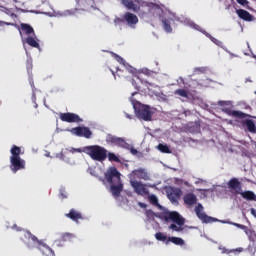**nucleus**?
<instances>
[{"mask_svg":"<svg viewBox=\"0 0 256 256\" xmlns=\"http://www.w3.org/2000/svg\"><path fill=\"white\" fill-rule=\"evenodd\" d=\"M105 179L110 184V191L114 197H120L123 191V182L121 181V173L117 168L112 167L105 173Z\"/></svg>","mask_w":256,"mask_h":256,"instance_id":"1","label":"nucleus"},{"mask_svg":"<svg viewBox=\"0 0 256 256\" xmlns=\"http://www.w3.org/2000/svg\"><path fill=\"white\" fill-rule=\"evenodd\" d=\"M132 105L136 116L142 121H153V115H155V108H151L149 105H144L139 101L132 100Z\"/></svg>","mask_w":256,"mask_h":256,"instance_id":"2","label":"nucleus"},{"mask_svg":"<svg viewBox=\"0 0 256 256\" xmlns=\"http://www.w3.org/2000/svg\"><path fill=\"white\" fill-rule=\"evenodd\" d=\"M160 219H162V221H165L166 223H169V221H172V223H176V224H171L169 226V229H171L172 231H177V232L183 231V225H185V219L181 217L179 212H165L160 215Z\"/></svg>","mask_w":256,"mask_h":256,"instance_id":"3","label":"nucleus"},{"mask_svg":"<svg viewBox=\"0 0 256 256\" xmlns=\"http://www.w3.org/2000/svg\"><path fill=\"white\" fill-rule=\"evenodd\" d=\"M83 153L89 155L93 159V161L103 162L107 159V149L99 145H92L83 147Z\"/></svg>","mask_w":256,"mask_h":256,"instance_id":"4","label":"nucleus"},{"mask_svg":"<svg viewBox=\"0 0 256 256\" xmlns=\"http://www.w3.org/2000/svg\"><path fill=\"white\" fill-rule=\"evenodd\" d=\"M12 229H15L16 231H23V234L20 237V240L26 244V247H28V249H35L36 245L42 244L41 240H39L37 236L33 235L31 231L23 230V228L17 226V224H14L12 226Z\"/></svg>","mask_w":256,"mask_h":256,"instance_id":"5","label":"nucleus"},{"mask_svg":"<svg viewBox=\"0 0 256 256\" xmlns=\"http://www.w3.org/2000/svg\"><path fill=\"white\" fill-rule=\"evenodd\" d=\"M217 105L222 107L223 113H226L230 117H236L237 119H245L247 117V114L242 111L233 110V101L220 100L217 102Z\"/></svg>","mask_w":256,"mask_h":256,"instance_id":"6","label":"nucleus"},{"mask_svg":"<svg viewBox=\"0 0 256 256\" xmlns=\"http://www.w3.org/2000/svg\"><path fill=\"white\" fill-rule=\"evenodd\" d=\"M106 143L114 145L115 147H122V149H130L131 145L125 139L117 137L113 134H107Z\"/></svg>","mask_w":256,"mask_h":256,"instance_id":"7","label":"nucleus"},{"mask_svg":"<svg viewBox=\"0 0 256 256\" xmlns=\"http://www.w3.org/2000/svg\"><path fill=\"white\" fill-rule=\"evenodd\" d=\"M70 133H72V135H76V137H85V139H91L93 135V132H91V129L85 126H78V127L72 128L70 130Z\"/></svg>","mask_w":256,"mask_h":256,"instance_id":"8","label":"nucleus"},{"mask_svg":"<svg viewBox=\"0 0 256 256\" xmlns=\"http://www.w3.org/2000/svg\"><path fill=\"white\" fill-rule=\"evenodd\" d=\"M195 213H196V216L198 217V219H200V221H202V223H215V221H217L216 218L208 216V215H206L205 212H203L202 204H198L195 207Z\"/></svg>","mask_w":256,"mask_h":256,"instance_id":"9","label":"nucleus"},{"mask_svg":"<svg viewBox=\"0 0 256 256\" xmlns=\"http://www.w3.org/2000/svg\"><path fill=\"white\" fill-rule=\"evenodd\" d=\"M10 169L12 173L25 169V160L21 157H10Z\"/></svg>","mask_w":256,"mask_h":256,"instance_id":"10","label":"nucleus"},{"mask_svg":"<svg viewBox=\"0 0 256 256\" xmlns=\"http://www.w3.org/2000/svg\"><path fill=\"white\" fill-rule=\"evenodd\" d=\"M60 119L64 123H83V119L79 115L71 112L60 113Z\"/></svg>","mask_w":256,"mask_h":256,"instance_id":"11","label":"nucleus"},{"mask_svg":"<svg viewBox=\"0 0 256 256\" xmlns=\"http://www.w3.org/2000/svg\"><path fill=\"white\" fill-rule=\"evenodd\" d=\"M143 179V181H151V176L149 175V172H147V169L145 168H138L133 170L130 173V179Z\"/></svg>","mask_w":256,"mask_h":256,"instance_id":"12","label":"nucleus"},{"mask_svg":"<svg viewBox=\"0 0 256 256\" xmlns=\"http://www.w3.org/2000/svg\"><path fill=\"white\" fill-rule=\"evenodd\" d=\"M130 185L137 195H141L142 197H144V195H149V190L145 187V184L137 180H131Z\"/></svg>","mask_w":256,"mask_h":256,"instance_id":"13","label":"nucleus"},{"mask_svg":"<svg viewBox=\"0 0 256 256\" xmlns=\"http://www.w3.org/2000/svg\"><path fill=\"white\" fill-rule=\"evenodd\" d=\"M78 11H90L95 7V0H76Z\"/></svg>","mask_w":256,"mask_h":256,"instance_id":"14","label":"nucleus"},{"mask_svg":"<svg viewBox=\"0 0 256 256\" xmlns=\"http://www.w3.org/2000/svg\"><path fill=\"white\" fill-rule=\"evenodd\" d=\"M227 185H228V189H231V191H234L235 195H239V193L243 191L241 182L237 178L230 179Z\"/></svg>","mask_w":256,"mask_h":256,"instance_id":"15","label":"nucleus"},{"mask_svg":"<svg viewBox=\"0 0 256 256\" xmlns=\"http://www.w3.org/2000/svg\"><path fill=\"white\" fill-rule=\"evenodd\" d=\"M149 7V11L153 17H159V19H163V8L161 6L155 3H150Z\"/></svg>","mask_w":256,"mask_h":256,"instance_id":"16","label":"nucleus"},{"mask_svg":"<svg viewBox=\"0 0 256 256\" xmlns=\"http://www.w3.org/2000/svg\"><path fill=\"white\" fill-rule=\"evenodd\" d=\"M124 23H127L130 27H133V25H137L139 23V18L137 15L131 13V12H126L124 14Z\"/></svg>","mask_w":256,"mask_h":256,"instance_id":"17","label":"nucleus"},{"mask_svg":"<svg viewBox=\"0 0 256 256\" xmlns=\"http://www.w3.org/2000/svg\"><path fill=\"white\" fill-rule=\"evenodd\" d=\"M183 201L185 205H188V207H192V205L197 204V196L193 193H187L184 195Z\"/></svg>","mask_w":256,"mask_h":256,"instance_id":"18","label":"nucleus"},{"mask_svg":"<svg viewBox=\"0 0 256 256\" xmlns=\"http://www.w3.org/2000/svg\"><path fill=\"white\" fill-rule=\"evenodd\" d=\"M236 13L243 21H253V15H251L247 10L238 9L236 10Z\"/></svg>","mask_w":256,"mask_h":256,"instance_id":"19","label":"nucleus"},{"mask_svg":"<svg viewBox=\"0 0 256 256\" xmlns=\"http://www.w3.org/2000/svg\"><path fill=\"white\" fill-rule=\"evenodd\" d=\"M65 216L68 217V219L75 221V223H79V219H83V215L75 209H71Z\"/></svg>","mask_w":256,"mask_h":256,"instance_id":"20","label":"nucleus"},{"mask_svg":"<svg viewBox=\"0 0 256 256\" xmlns=\"http://www.w3.org/2000/svg\"><path fill=\"white\" fill-rule=\"evenodd\" d=\"M238 195H241V198L246 199V201H255L256 199L255 192L251 190H241L240 193H238Z\"/></svg>","mask_w":256,"mask_h":256,"instance_id":"21","label":"nucleus"},{"mask_svg":"<svg viewBox=\"0 0 256 256\" xmlns=\"http://www.w3.org/2000/svg\"><path fill=\"white\" fill-rule=\"evenodd\" d=\"M160 20H161L162 27H163L164 31L166 33H173V28L171 27V21H173V19L161 18Z\"/></svg>","mask_w":256,"mask_h":256,"instance_id":"22","label":"nucleus"},{"mask_svg":"<svg viewBox=\"0 0 256 256\" xmlns=\"http://www.w3.org/2000/svg\"><path fill=\"white\" fill-rule=\"evenodd\" d=\"M182 193L180 188H172L168 197L170 201H177L181 198Z\"/></svg>","mask_w":256,"mask_h":256,"instance_id":"23","label":"nucleus"},{"mask_svg":"<svg viewBox=\"0 0 256 256\" xmlns=\"http://www.w3.org/2000/svg\"><path fill=\"white\" fill-rule=\"evenodd\" d=\"M20 29L22 33H24L25 35H31V34L35 35V30L29 24H25V23L20 24Z\"/></svg>","mask_w":256,"mask_h":256,"instance_id":"24","label":"nucleus"},{"mask_svg":"<svg viewBox=\"0 0 256 256\" xmlns=\"http://www.w3.org/2000/svg\"><path fill=\"white\" fill-rule=\"evenodd\" d=\"M169 243H174V245H185V240L179 237H168L166 245H169Z\"/></svg>","mask_w":256,"mask_h":256,"instance_id":"25","label":"nucleus"},{"mask_svg":"<svg viewBox=\"0 0 256 256\" xmlns=\"http://www.w3.org/2000/svg\"><path fill=\"white\" fill-rule=\"evenodd\" d=\"M244 125H246V127L250 133H256V126H255V122H253V120L246 119L244 121Z\"/></svg>","mask_w":256,"mask_h":256,"instance_id":"26","label":"nucleus"},{"mask_svg":"<svg viewBox=\"0 0 256 256\" xmlns=\"http://www.w3.org/2000/svg\"><path fill=\"white\" fill-rule=\"evenodd\" d=\"M26 43L27 45H29L30 47H34L35 49L41 48V46L39 45V42H37V40H35V38L31 36L26 38Z\"/></svg>","mask_w":256,"mask_h":256,"instance_id":"27","label":"nucleus"},{"mask_svg":"<svg viewBox=\"0 0 256 256\" xmlns=\"http://www.w3.org/2000/svg\"><path fill=\"white\" fill-rule=\"evenodd\" d=\"M11 156L10 157H21V147L17 146V145H13L11 150H10Z\"/></svg>","mask_w":256,"mask_h":256,"instance_id":"28","label":"nucleus"},{"mask_svg":"<svg viewBox=\"0 0 256 256\" xmlns=\"http://www.w3.org/2000/svg\"><path fill=\"white\" fill-rule=\"evenodd\" d=\"M144 214L149 221H154L155 217H159V219H161V216H157V214L151 209L146 210Z\"/></svg>","mask_w":256,"mask_h":256,"instance_id":"29","label":"nucleus"},{"mask_svg":"<svg viewBox=\"0 0 256 256\" xmlns=\"http://www.w3.org/2000/svg\"><path fill=\"white\" fill-rule=\"evenodd\" d=\"M73 239H75V235H73L72 233H68V232L63 233L60 237V241H63V242H67V241L71 242V241H73Z\"/></svg>","mask_w":256,"mask_h":256,"instance_id":"30","label":"nucleus"},{"mask_svg":"<svg viewBox=\"0 0 256 256\" xmlns=\"http://www.w3.org/2000/svg\"><path fill=\"white\" fill-rule=\"evenodd\" d=\"M121 4L128 9H132V11L136 10L135 2H133V0H121Z\"/></svg>","mask_w":256,"mask_h":256,"instance_id":"31","label":"nucleus"},{"mask_svg":"<svg viewBox=\"0 0 256 256\" xmlns=\"http://www.w3.org/2000/svg\"><path fill=\"white\" fill-rule=\"evenodd\" d=\"M155 239H157V241H162L163 243H167V241H169V237H167L163 232H157L155 234Z\"/></svg>","mask_w":256,"mask_h":256,"instance_id":"32","label":"nucleus"},{"mask_svg":"<svg viewBox=\"0 0 256 256\" xmlns=\"http://www.w3.org/2000/svg\"><path fill=\"white\" fill-rule=\"evenodd\" d=\"M148 201L152 204L155 205V207H161L159 205V199L155 194L148 195Z\"/></svg>","mask_w":256,"mask_h":256,"instance_id":"33","label":"nucleus"},{"mask_svg":"<svg viewBox=\"0 0 256 256\" xmlns=\"http://www.w3.org/2000/svg\"><path fill=\"white\" fill-rule=\"evenodd\" d=\"M222 253H225L226 255H231V253H234L235 255H237V253H243V248H237V249H226L223 248Z\"/></svg>","mask_w":256,"mask_h":256,"instance_id":"34","label":"nucleus"},{"mask_svg":"<svg viewBox=\"0 0 256 256\" xmlns=\"http://www.w3.org/2000/svg\"><path fill=\"white\" fill-rule=\"evenodd\" d=\"M175 95H179V97H184L185 99H189V93L185 89H177L175 91Z\"/></svg>","mask_w":256,"mask_h":256,"instance_id":"35","label":"nucleus"},{"mask_svg":"<svg viewBox=\"0 0 256 256\" xmlns=\"http://www.w3.org/2000/svg\"><path fill=\"white\" fill-rule=\"evenodd\" d=\"M157 149L161 153H171V150L169 149V146H167V144H159L157 146Z\"/></svg>","mask_w":256,"mask_h":256,"instance_id":"36","label":"nucleus"},{"mask_svg":"<svg viewBox=\"0 0 256 256\" xmlns=\"http://www.w3.org/2000/svg\"><path fill=\"white\" fill-rule=\"evenodd\" d=\"M234 225H235V227H238V229H242V231H244L246 235L249 234V227H247L243 224H237V223Z\"/></svg>","mask_w":256,"mask_h":256,"instance_id":"37","label":"nucleus"},{"mask_svg":"<svg viewBox=\"0 0 256 256\" xmlns=\"http://www.w3.org/2000/svg\"><path fill=\"white\" fill-rule=\"evenodd\" d=\"M108 159L109 161H115V163H119V157H117V155L114 153H108Z\"/></svg>","mask_w":256,"mask_h":256,"instance_id":"38","label":"nucleus"},{"mask_svg":"<svg viewBox=\"0 0 256 256\" xmlns=\"http://www.w3.org/2000/svg\"><path fill=\"white\" fill-rule=\"evenodd\" d=\"M26 69L28 71H31V69H33V60H31V59L27 60Z\"/></svg>","mask_w":256,"mask_h":256,"instance_id":"39","label":"nucleus"},{"mask_svg":"<svg viewBox=\"0 0 256 256\" xmlns=\"http://www.w3.org/2000/svg\"><path fill=\"white\" fill-rule=\"evenodd\" d=\"M118 63H120L121 65H125V59H123V57L117 55V54H114Z\"/></svg>","mask_w":256,"mask_h":256,"instance_id":"40","label":"nucleus"},{"mask_svg":"<svg viewBox=\"0 0 256 256\" xmlns=\"http://www.w3.org/2000/svg\"><path fill=\"white\" fill-rule=\"evenodd\" d=\"M70 153H83V148H70Z\"/></svg>","mask_w":256,"mask_h":256,"instance_id":"41","label":"nucleus"},{"mask_svg":"<svg viewBox=\"0 0 256 256\" xmlns=\"http://www.w3.org/2000/svg\"><path fill=\"white\" fill-rule=\"evenodd\" d=\"M239 5L245 7V5H249V1L247 0H236Z\"/></svg>","mask_w":256,"mask_h":256,"instance_id":"42","label":"nucleus"},{"mask_svg":"<svg viewBox=\"0 0 256 256\" xmlns=\"http://www.w3.org/2000/svg\"><path fill=\"white\" fill-rule=\"evenodd\" d=\"M114 23H125V15L122 18H115Z\"/></svg>","mask_w":256,"mask_h":256,"instance_id":"43","label":"nucleus"},{"mask_svg":"<svg viewBox=\"0 0 256 256\" xmlns=\"http://www.w3.org/2000/svg\"><path fill=\"white\" fill-rule=\"evenodd\" d=\"M116 75H117V77H123V70L117 69Z\"/></svg>","mask_w":256,"mask_h":256,"instance_id":"44","label":"nucleus"},{"mask_svg":"<svg viewBox=\"0 0 256 256\" xmlns=\"http://www.w3.org/2000/svg\"><path fill=\"white\" fill-rule=\"evenodd\" d=\"M138 206L141 207V209H147V204L143 202H138Z\"/></svg>","mask_w":256,"mask_h":256,"instance_id":"45","label":"nucleus"},{"mask_svg":"<svg viewBox=\"0 0 256 256\" xmlns=\"http://www.w3.org/2000/svg\"><path fill=\"white\" fill-rule=\"evenodd\" d=\"M130 149V153H132V155H137V149L135 148H129Z\"/></svg>","mask_w":256,"mask_h":256,"instance_id":"46","label":"nucleus"},{"mask_svg":"<svg viewBox=\"0 0 256 256\" xmlns=\"http://www.w3.org/2000/svg\"><path fill=\"white\" fill-rule=\"evenodd\" d=\"M60 197L61 199H67V194H65V192H61Z\"/></svg>","mask_w":256,"mask_h":256,"instance_id":"47","label":"nucleus"},{"mask_svg":"<svg viewBox=\"0 0 256 256\" xmlns=\"http://www.w3.org/2000/svg\"><path fill=\"white\" fill-rule=\"evenodd\" d=\"M3 25H11V23L0 21V27H3Z\"/></svg>","mask_w":256,"mask_h":256,"instance_id":"48","label":"nucleus"},{"mask_svg":"<svg viewBox=\"0 0 256 256\" xmlns=\"http://www.w3.org/2000/svg\"><path fill=\"white\" fill-rule=\"evenodd\" d=\"M251 215L256 217V210L254 208L250 209Z\"/></svg>","mask_w":256,"mask_h":256,"instance_id":"49","label":"nucleus"},{"mask_svg":"<svg viewBox=\"0 0 256 256\" xmlns=\"http://www.w3.org/2000/svg\"><path fill=\"white\" fill-rule=\"evenodd\" d=\"M196 71H199L200 73H205V68H197Z\"/></svg>","mask_w":256,"mask_h":256,"instance_id":"50","label":"nucleus"},{"mask_svg":"<svg viewBox=\"0 0 256 256\" xmlns=\"http://www.w3.org/2000/svg\"><path fill=\"white\" fill-rule=\"evenodd\" d=\"M146 85H149L150 87H153V84L151 82L145 81Z\"/></svg>","mask_w":256,"mask_h":256,"instance_id":"51","label":"nucleus"},{"mask_svg":"<svg viewBox=\"0 0 256 256\" xmlns=\"http://www.w3.org/2000/svg\"><path fill=\"white\" fill-rule=\"evenodd\" d=\"M127 119H133V116L126 114Z\"/></svg>","mask_w":256,"mask_h":256,"instance_id":"52","label":"nucleus"},{"mask_svg":"<svg viewBox=\"0 0 256 256\" xmlns=\"http://www.w3.org/2000/svg\"><path fill=\"white\" fill-rule=\"evenodd\" d=\"M112 75L114 76V79H117V75H115L114 71H112Z\"/></svg>","mask_w":256,"mask_h":256,"instance_id":"53","label":"nucleus"},{"mask_svg":"<svg viewBox=\"0 0 256 256\" xmlns=\"http://www.w3.org/2000/svg\"><path fill=\"white\" fill-rule=\"evenodd\" d=\"M132 85H137V83L135 82V80H132Z\"/></svg>","mask_w":256,"mask_h":256,"instance_id":"54","label":"nucleus"},{"mask_svg":"<svg viewBox=\"0 0 256 256\" xmlns=\"http://www.w3.org/2000/svg\"><path fill=\"white\" fill-rule=\"evenodd\" d=\"M135 95H137V92L132 93V97L135 96Z\"/></svg>","mask_w":256,"mask_h":256,"instance_id":"55","label":"nucleus"},{"mask_svg":"<svg viewBox=\"0 0 256 256\" xmlns=\"http://www.w3.org/2000/svg\"><path fill=\"white\" fill-rule=\"evenodd\" d=\"M136 89H137V91H139V88H138V87H136Z\"/></svg>","mask_w":256,"mask_h":256,"instance_id":"56","label":"nucleus"}]
</instances>
